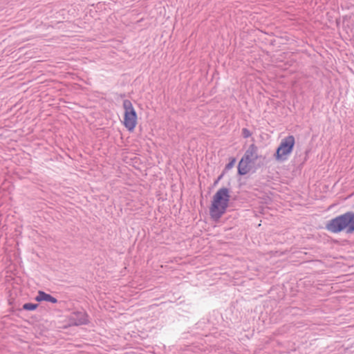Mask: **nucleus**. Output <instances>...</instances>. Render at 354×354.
<instances>
[{"instance_id":"nucleus-1","label":"nucleus","mask_w":354,"mask_h":354,"mask_svg":"<svg viewBox=\"0 0 354 354\" xmlns=\"http://www.w3.org/2000/svg\"><path fill=\"white\" fill-rule=\"evenodd\" d=\"M230 198V191L227 188H221L216 192L209 208L210 215L213 218L218 219L225 212Z\"/></svg>"},{"instance_id":"nucleus-2","label":"nucleus","mask_w":354,"mask_h":354,"mask_svg":"<svg viewBox=\"0 0 354 354\" xmlns=\"http://www.w3.org/2000/svg\"><path fill=\"white\" fill-rule=\"evenodd\" d=\"M258 158L257 147L254 144L250 145L239 162V174L243 176L249 173Z\"/></svg>"},{"instance_id":"nucleus-3","label":"nucleus","mask_w":354,"mask_h":354,"mask_svg":"<svg viewBox=\"0 0 354 354\" xmlns=\"http://www.w3.org/2000/svg\"><path fill=\"white\" fill-rule=\"evenodd\" d=\"M351 225V218H349L348 212H346L330 220L327 223L326 228L333 233H338L344 230H346L348 233H352L354 231H350Z\"/></svg>"},{"instance_id":"nucleus-4","label":"nucleus","mask_w":354,"mask_h":354,"mask_svg":"<svg viewBox=\"0 0 354 354\" xmlns=\"http://www.w3.org/2000/svg\"><path fill=\"white\" fill-rule=\"evenodd\" d=\"M295 143L293 136H288L283 138L274 154V158L278 161H285L292 153Z\"/></svg>"},{"instance_id":"nucleus-5","label":"nucleus","mask_w":354,"mask_h":354,"mask_svg":"<svg viewBox=\"0 0 354 354\" xmlns=\"http://www.w3.org/2000/svg\"><path fill=\"white\" fill-rule=\"evenodd\" d=\"M124 109V125L130 131H132L137 124V114L132 103L129 100L123 101Z\"/></svg>"},{"instance_id":"nucleus-6","label":"nucleus","mask_w":354,"mask_h":354,"mask_svg":"<svg viewBox=\"0 0 354 354\" xmlns=\"http://www.w3.org/2000/svg\"><path fill=\"white\" fill-rule=\"evenodd\" d=\"M71 320L77 326L86 324L88 322L87 315L84 311L73 313L71 315Z\"/></svg>"},{"instance_id":"nucleus-7","label":"nucleus","mask_w":354,"mask_h":354,"mask_svg":"<svg viewBox=\"0 0 354 354\" xmlns=\"http://www.w3.org/2000/svg\"><path fill=\"white\" fill-rule=\"evenodd\" d=\"M35 300L37 301H46L53 304H56L57 302V299L55 297L41 290L38 292V295L35 297Z\"/></svg>"},{"instance_id":"nucleus-8","label":"nucleus","mask_w":354,"mask_h":354,"mask_svg":"<svg viewBox=\"0 0 354 354\" xmlns=\"http://www.w3.org/2000/svg\"><path fill=\"white\" fill-rule=\"evenodd\" d=\"M37 306L38 304H37L26 303L24 304L23 309L26 310H34L37 308Z\"/></svg>"},{"instance_id":"nucleus-9","label":"nucleus","mask_w":354,"mask_h":354,"mask_svg":"<svg viewBox=\"0 0 354 354\" xmlns=\"http://www.w3.org/2000/svg\"><path fill=\"white\" fill-rule=\"evenodd\" d=\"M236 163V158H232L230 159V162L225 165V169L230 170L231 169Z\"/></svg>"},{"instance_id":"nucleus-10","label":"nucleus","mask_w":354,"mask_h":354,"mask_svg":"<svg viewBox=\"0 0 354 354\" xmlns=\"http://www.w3.org/2000/svg\"><path fill=\"white\" fill-rule=\"evenodd\" d=\"M349 218H351V225L350 226V231H354V212H347Z\"/></svg>"},{"instance_id":"nucleus-11","label":"nucleus","mask_w":354,"mask_h":354,"mask_svg":"<svg viewBox=\"0 0 354 354\" xmlns=\"http://www.w3.org/2000/svg\"><path fill=\"white\" fill-rule=\"evenodd\" d=\"M242 136L243 138H248L251 136V133L248 129L243 128L242 129Z\"/></svg>"}]
</instances>
